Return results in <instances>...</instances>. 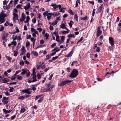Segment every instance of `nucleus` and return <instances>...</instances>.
I'll return each instance as SVG.
<instances>
[{"label":"nucleus","instance_id":"f257e3e1","mask_svg":"<svg viewBox=\"0 0 121 121\" xmlns=\"http://www.w3.org/2000/svg\"><path fill=\"white\" fill-rule=\"evenodd\" d=\"M78 73V71L77 69H74L72 72L69 77L72 78H75L77 76Z\"/></svg>","mask_w":121,"mask_h":121},{"label":"nucleus","instance_id":"f03ea898","mask_svg":"<svg viewBox=\"0 0 121 121\" xmlns=\"http://www.w3.org/2000/svg\"><path fill=\"white\" fill-rule=\"evenodd\" d=\"M7 15L6 14L4 13H1L0 14V24H1L5 21V20L4 18Z\"/></svg>","mask_w":121,"mask_h":121},{"label":"nucleus","instance_id":"7ed1b4c3","mask_svg":"<svg viewBox=\"0 0 121 121\" xmlns=\"http://www.w3.org/2000/svg\"><path fill=\"white\" fill-rule=\"evenodd\" d=\"M73 81V80H67L61 82L59 84L60 86H62L64 85L65 84L71 82Z\"/></svg>","mask_w":121,"mask_h":121},{"label":"nucleus","instance_id":"20e7f679","mask_svg":"<svg viewBox=\"0 0 121 121\" xmlns=\"http://www.w3.org/2000/svg\"><path fill=\"white\" fill-rule=\"evenodd\" d=\"M37 69H39L41 68L42 69H43L45 68V65L44 62H43L41 65L37 66Z\"/></svg>","mask_w":121,"mask_h":121},{"label":"nucleus","instance_id":"39448f33","mask_svg":"<svg viewBox=\"0 0 121 121\" xmlns=\"http://www.w3.org/2000/svg\"><path fill=\"white\" fill-rule=\"evenodd\" d=\"M50 6H52L54 9H56L58 7L59 8V9H60L61 7L60 5H56L55 4H52Z\"/></svg>","mask_w":121,"mask_h":121},{"label":"nucleus","instance_id":"423d86ee","mask_svg":"<svg viewBox=\"0 0 121 121\" xmlns=\"http://www.w3.org/2000/svg\"><path fill=\"white\" fill-rule=\"evenodd\" d=\"M103 7V5L102 4L100 6H99L97 9L96 13L97 14L100 12L102 11V9Z\"/></svg>","mask_w":121,"mask_h":121},{"label":"nucleus","instance_id":"0eeeda50","mask_svg":"<svg viewBox=\"0 0 121 121\" xmlns=\"http://www.w3.org/2000/svg\"><path fill=\"white\" fill-rule=\"evenodd\" d=\"M8 34L7 33H4L2 36V38L4 40H7V38L8 36Z\"/></svg>","mask_w":121,"mask_h":121},{"label":"nucleus","instance_id":"6e6552de","mask_svg":"<svg viewBox=\"0 0 121 121\" xmlns=\"http://www.w3.org/2000/svg\"><path fill=\"white\" fill-rule=\"evenodd\" d=\"M109 43L111 45L113 46L114 45V40L113 38L112 37H110L109 39Z\"/></svg>","mask_w":121,"mask_h":121},{"label":"nucleus","instance_id":"1a4fd4ad","mask_svg":"<svg viewBox=\"0 0 121 121\" xmlns=\"http://www.w3.org/2000/svg\"><path fill=\"white\" fill-rule=\"evenodd\" d=\"M13 21L15 22L16 20H17L18 19V15L17 14L15 13H13Z\"/></svg>","mask_w":121,"mask_h":121},{"label":"nucleus","instance_id":"9d476101","mask_svg":"<svg viewBox=\"0 0 121 121\" xmlns=\"http://www.w3.org/2000/svg\"><path fill=\"white\" fill-rule=\"evenodd\" d=\"M3 100H2V102L4 104H5L8 103V101L6 100L8 99V98H7L5 97L3 98Z\"/></svg>","mask_w":121,"mask_h":121},{"label":"nucleus","instance_id":"9b49d317","mask_svg":"<svg viewBox=\"0 0 121 121\" xmlns=\"http://www.w3.org/2000/svg\"><path fill=\"white\" fill-rule=\"evenodd\" d=\"M74 52V49L73 48L71 51L67 55L65 56L66 57H69L71 56Z\"/></svg>","mask_w":121,"mask_h":121},{"label":"nucleus","instance_id":"f8f14e48","mask_svg":"<svg viewBox=\"0 0 121 121\" xmlns=\"http://www.w3.org/2000/svg\"><path fill=\"white\" fill-rule=\"evenodd\" d=\"M31 54L36 57H37L38 56V54L36 51H33L31 52Z\"/></svg>","mask_w":121,"mask_h":121},{"label":"nucleus","instance_id":"ddd939ff","mask_svg":"<svg viewBox=\"0 0 121 121\" xmlns=\"http://www.w3.org/2000/svg\"><path fill=\"white\" fill-rule=\"evenodd\" d=\"M22 70L23 71V72H21V74L23 75L27 73L28 71V70H27L25 69H22Z\"/></svg>","mask_w":121,"mask_h":121},{"label":"nucleus","instance_id":"4468645a","mask_svg":"<svg viewBox=\"0 0 121 121\" xmlns=\"http://www.w3.org/2000/svg\"><path fill=\"white\" fill-rule=\"evenodd\" d=\"M30 6V3H28L27 4L26 6L24 7V8L26 10L27 9L29 8Z\"/></svg>","mask_w":121,"mask_h":121},{"label":"nucleus","instance_id":"2eb2a0df","mask_svg":"<svg viewBox=\"0 0 121 121\" xmlns=\"http://www.w3.org/2000/svg\"><path fill=\"white\" fill-rule=\"evenodd\" d=\"M3 111L4 112L5 114L9 113L11 111H10L9 110H6L5 109H3Z\"/></svg>","mask_w":121,"mask_h":121},{"label":"nucleus","instance_id":"dca6fc26","mask_svg":"<svg viewBox=\"0 0 121 121\" xmlns=\"http://www.w3.org/2000/svg\"><path fill=\"white\" fill-rule=\"evenodd\" d=\"M5 57L10 62H11L12 58L10 56H5Z\"/></svg>","mask_w":121,"mask_h":121},{"label":"nucleus","instance_id":"f3484780","mask_svg":"<svg viewBox=\"0 0 121 121\" xmlns=\"http://www.w3.org/2000/svg\"><path fill=\"white\" fill-rule=\"evenodd\" d=\"M102 31H97V32L96 35L98 37L102 33Z\"/></svg>","mask_w":121,"mask_h":121},{"label":"nucleus","instance_id":"a211bd4d","mask_svg":"<svg viewBox=\"0 0 121 121\" xmlns=\"http://www.w3.org/2000/svg\"><path fill=\"white\" fill-rule=\"evenodd\" d=\"M28 90H30L29 89L27 88L25 90H22V92L24 93H27L28 91Z\"/></svg>","mask_w":121,"mask_h":121},{"label":"nucleus","instance_id":"6ab92c4d","mask_svg":"<svg viewBox=\"0 0 121 121\" xmlns=\"http://www.w3.org/2000/svg\"><path fill=\"white\" fill-rule=\"evenodd\" d=\"M49 36V34L47 33H46L44 37H46V39L47 40L48 39V37Z\"/></svg>","mask_w":121,"mask_h":121},{"label":"nucleus","instance_id":"aec40b11","mask_svg":"<svg viewBox=\"0 0 121 121\" xmlns=\"http://www.w3.org/2000/svg\"><path fill=\"white\" fill-rule=\"evenodd\" d=\"M68 37L70 38L71 37H73V38L75 37V36L74 34H70L68 36Z\"/></svg>","mask_w":121,"mask_h":121},{"label":"nucleus","instance_id":"412c9836","mask_svg":"<svg viewBox=\"0 0 121 121\" xmlns=\"http://www.w3.org/2000/svg\"><path fill=\"white\" fill-rule=\"evenodd\" d=\"M7 79L6 78H5L1 80V81H3V83H5L8 82L7 80H6Z\"/></svg>","mask_w":121,"mask_h":121},{"label":"nucleus","instance_id":"4be33fe9","mask_svg":"<svg viewBox=\"0 0 121 121\" xmlns=\"http://www.w3.org/2000/svg\"><path fill=\"white\" fill-rule=\"evenodd\" d=\"M56 41L58 42H61V41L58 40L59 38V36L58 35H56Z\"/></svg>","mask_w":121,"mask_h":121},{"label":"nucleus","instance_id":"5701e85b","mask_svg":"<svg viewBox=\"0 0 121 121\" xmlns=\"http://www.w3.org/2000/svg\"><path fill=\"white\" fill-rule=\"evenodd\" d=\"M30 17H29V16H27V17H26V20L25 22L26 23H27L28 22H29V20H30Z\"/></svg>","mask_w":121,"mask_h":121},{"label":"nucleus","instance_id":"b1692460","mask_svg":"<svg viewBox=\"0 0 121 121\" xmlns=\"http://www.w3.org/2000/svg\"><path fill=\"white\" fill-rule=\"evenodd\" d=\"M68 12L71 15H73L74 13H73V11L70 9H69L68 10Z\"/></svg>","mask_w":121,"mask_h":121},{"label":"nucleus","instance_id":"393cba45","mask_svg":"<svg viewBox=\"0 0 121 121\" xmlns=\"http://www.w3.org/2000/svg\"><path fill=\"white\" fill-rule=\"evenodd\" d=\"M25 110L26 109L25 108H22L20 111V112L21 113L24 112L25 111Z\"/></svg>","mask_w":121,"mask_h":121},{"label":"nucleus","instance_id":"a878e982","mask_svg":"<svg viewBox=\"0 0 121 121\" xmlns=\"http://www.w3.org/2000/svg\"><path fill=\"white\" fill-rule=\"evenodd\" d=\"M35 74V68H33L32 70V73L31 74V75H34Z\"/></svg>","mask_w":121,"mask_h":121},{"label":"nucleus","instance_id":"bb28decb","mask_svg":"<svg viewBox=\"0 0 121 121\" xmlns=\"http://www.w3.org/2000/svg\"><path fill=\"white\" fill-rule=\"evenodd\" d=\"M14 53V56H17L18 52L16 51H15L13 52Z\"/></svg>","mask_w":121,"mask_h":121},{"label":"nucleus","instance_id":"cd10ccee","mask_svg":"<svg viewBox=\"0 0 121 121\" xmlns=\"http://www.w3.org/2000/svg\"><path fill=\"white\" fill-rule=\"evenodd\" d=\"M43 96V95H38V96H36V98H35V100H37L39 98L41 97V96Z\"/></svg>","mask_w":121,"mask_h":121},{"label":"nucleus","instance_id":"c85d7f7f","mask_svg":"<svg viewBox=\"0 0 121 121\" xmlns=\"http://www.w3.org/2000/svg\"><path fill=\"white\" fill-rule=\"evenodd\" d=\"M74 18L76 19V21H78V15L77 14H75V15L74 16Z\"/></svg>","mask_w":121,"mask_h":121},{"label":"nucleus","instance_id":"c756f323","mask_svg":"<svg viewBox=\"0 0 121 121\" xmlns=\"http://www.w3.org/2000/svg\"><path fill=\"white\" fill-rule=\"evenodd\" d=\"M46 58H45V60H48V59H49L50 58H51V56H50L49 55H48L46 56Z\"/></svg>","mask_w":121,"mask_h":121},{"label":"nucleus","instance_id":"7c9ffc66","mask_svg":"<svg viewBox=\"0 0 121 121\" xmlns=\"http://www.w3.org/2000/svg\"><path fill=\"white\" fill-rule=\"evenodd\" d=\"M25 97L23 96H21L18 97V99L21 100H23L24 99Z\"/></svg>","mask_w":121,"mask_h":121},{"label":"nucleus","instance_id":"2f4dec72","mask_svg":"<svg viewBox=\"0 0 121 121\" xmlns=\"http://www.w3.org/2000/svg\"><path fill=\"white\" fill-rule=\"evenodd\" d=\"M57 23V22L56 21H55L52 23V25L53 26H54Z\"/></svg>","mask_w":121,"mask_h":121},{"label":"nucleus","instance_id":"473e14b6","mask_svg":"<svg viewBox=\"0 0 121 121\" xmlns=\"http://www.w3.org/2000/svg\"><path fill=\"white\" fill-rule=\"evenodd\" d=\"M73 23V21H70V22L68 24L71 27H72V25Z\"/></svg>","mask_w":121,"mask_h":121},{"label":"nucleus","instance_id":"72a5a7b5","mask_svg":"<svg viewBox=\"0 0 121 121\" xmlns=\"http://www.w3.org/2000/svg\"><path fill=\"white\" fill-rule=\"evenodd\" d=\"M16 76L17 77V79L19 80H21L22 79V78L21 76H18V75H17Z\"/></svg>","mask_w":121,"mask_h":121},{"label":"nucleus","instance_id":"f704fd0d","mask_svg":"<svg viewBox=\"0 0 121 121\" xmlns=\"http://www.w3.org/2000/svg\"><path fill=\"white\" fill-rule=\"evenodd\" d=\"M69 31H63L62 33L63 34H65L67 33H69Z\"/></svg>","mask_w":121,"mask_h":121},{"label":"nucleus","instance_id":"c9c22d12","mask_svg":"<svg viewBox=\"0 0 121 121\" xmlns=\"http://www.w3.org/2000/svg\"><path fill=\"white\" fill-rule=\"evenodd\" d=\"M27 73L26 74V76L27 77H29L30 75V73L29 71L28 70L27 72Z\"/></svg>","mask_w":121,"mask_h":121},{"label":"nucleus","instance_id":"e433bc0d","mask_svg":"<svg viewBox=\"0 0 121 121\" xmlns=\"http://www.w3.org/2000/svg\"><path fill=\"white\" fill-rule=\"evenodd\" d=\"M83 37H82L80 40L77 42V43H78L81 41L83 40Z\"/></svg>","mask_w":121,"mask_h":121},{"label":"nucleus","instance_id":"4c0bfd02","mask_svg":"<svg viewBox=\"0 0 121 121\" xmlns=\"http://www.w3.org/2000/svg\"><path fill=\"white\" fill-rule=\"evenodd\" d=\"M24 64V62L23 61H20V65H23Z\"/></svg>","mask_w":121,"mask_h":121},{"label":"nucleus","instance_id":"58836bf2","mask_svg":"<svg viewBox=\"0 0 121 121\" xmlns=\"http://www.w3.org/2000/svg\"><path fill=\"white\" fill-rule=\"evenodd\" d=\"M61 27L62 28H65V25L64 24H62L61 25Z\"/></svg>","mask_w":121,"mask_h":121},{"label":"nucleus","instance_id":"ea45409f","mask_svg":"<svg viewBox=\"0 0 121 121\" xmlns=\"http://www.w3.org/2000/svg\"><path fill=\"white\" fill-rule=\"evenodd\" d=\"M87 16H86L85 17L83 18H81V20H83V21H85L87 19Z\"/></svg>","mask_w":121,"mask_h":121},{"label":"nucleus","instance_id":"a19ab883","mask_svg":"<svg viewBox=\"0 0 121 121\" xmlns=\"http://www.w3.org/2000/svg\"><path fill=\"white\" fill-rule=\"evenodd\" d=\"M58 58V56H57L55 57H53L52 58V60H54Z\"/></svg>","mask_w":121,"mask_h":121},{"label":"nucleus","instance_id":"79ce46f5","mask_svg":"<svg viewBox=\"0 0 121 121\" xmlns=\"http://www.w3.org/2000/svg\"><path fill=\"white\" fill-rule=\"evenodd\" d=\"M49 15H54V13H48L47 14L46 16H48Z\"/></svg>","mask_w":121,"mask_h":121},{"label":"nucleus","instance_id":"37998d69","mask_svg":"<svg viewBox=\"0 0 121 121\" xmlns=\"http://www.w3.org/2000/svg\"><path fill=\"white\" fill-rule=\"evenodd\" d=\"M100 48L99 47H97L96 49V51L98 52H99L100 51Z\"/></svg>","mask_w":121,"mask_h":121},{"label":"nucleus","instance_id":"c03bdc74","mask_svg":"<svg viewBox=\"0 0 121 121\" xmlns=\"http://www.w3.org/2000/svg\"><path fill=\"white\" fill-rule=\"evenodd\" d=\"M30 45V43L29 42H28L26 43V46L28 47Z\"/></svg>","mask_w":121,"mask_h":121},{"label":"nucleus","instance_id":"a18cd8bd","mask_svg":"<svg viewBox=\"0 0 121 121\" xmlns=\"http://www.w3.org/2000/svg\"><path fill=\"white\" fill-rule=\"evenodd\" d=\"M19 31H13V32H11V33H12V34H15L16 33H17V32H19Z\"/></svg>","mask_w":121,"mask_h":121},{"label":"nucleus","instance_id":"49530a36","mask_svg":"<svg viewBox=\"0 0 121 121\" xmlns=\"http://www.w3.org/2000/svg\"><path fill=\"white\" fill-rule=\"evenodd\" d=\"M43 98H41L40 99H39L38 101V102H39V103H40V102H42L43 101Z\"/></svg>","mask_w":121,"mask_h":121},{"label":"nucleus","instance_id":"de8ad7c7","mask_svg":"<svg viewBox=\"0 0 121 121\" xmlns=\"http://www.w3.org/2000/svg\"><path fill=\"white\" fill-rule=\"evenodd\" d=\"M7 40H4L3 42V44L4 45V47H6V45L5 43L7 41Z\"/></svg>","mask_w":121,"mask_h":121},{"label":"nucleus","instance_id":"09e8293b","mask_svg":"<svg viewBox=\"0 0 121 121\" xmlns=\"http://www.w3.org/2000/svg\"><path fill=\"white\" fill-rule=\"evenodd\" d=\"M64 8H62L61 9H60V11L61 12H62L63 13H64V11L63 10V9H64Z\"/></svg>","mask_w":121,"mask_h":121},{"label":"nucleus","instance_id":"8fccbe9b","mask_svg":"<svg viewBox=\"0 0 121 121\" xmlns=\"http://www.w3.org/2000/svg\"><path fill=\"white\" fill-rule=\"evenodd\" d=\"M6 22L8 24V25L10 26H13V24L12 23H9L7 21Z\"/></svg>","mask_w":121,"mask_h":121},{"label":"nucleus","instance_id":"3c124183","mask_svg":"<svg viewBox=\"0 0 121 121\" xmlns=\"http://www.w3.org/2000/svg\"><path fill=\"white\" fill-rule=\"evenodd\" d=\"M16 116V115H14L13 116L11 117V120H13L14 119L15 117Z\"/></svg>","mask_w":121,"mask_h":121},{"label":"nucleus","instance_id":"603ef678","mask_svg":"<svg viewBox=\"0 0 121 121\" xmlns=\"http://www.w3.org/2000/svg\"><path fill=\"white\" fill-rule=\"evenodd\" d=\"M88 2L89 3L92 4L93 5H94V2L93 1H89Z\"/></svg>","mask_w":121,"mask_h":121},{"label":"nucleus","instance_id":"864d4df0","mask_svg":"<svg viewBox=\"0 0 121 121\" xmlns=\"http://www.w3.org/2000/svg\"><path fill=\"white\" fill-rule=\"evenodd\" d=\"M65 37L64 36H62L61 37V39L62 41H63L64 40Z\"/></svg>","mask_w":121,"mask_h":121},{"label":"nucleus","instance_id":"5fc2aeb1","mask_svg":"<svg viewBox=\"0 0 121 121\" xmlns=\"http://www.w3.org/2000/svg\"><path fill=\"white\" fill-rule=\"evenodd\" d=\"M26 57L27 58H29L30 57V53H27L26 54Z\"/></svg>","mask_w":121,"mask_h":121},{"label":"nucleus","instance_id":"6e6d98bb","mask_svg":"<svg viewBox=\"0 0 121 121\" xmlns=\"http://www.w3.org/2000/svg\"><path fill=\"white\" fill-rule=\"evenodd\" d=\"M12 44L14 45V46H15L16 44V42L15 41H13L12 42Z\"/></svg>","mask_w":121,"mask_h":121},{"label":"nucleus","instance_id":"4d7b16f0","mask_svg":"<svg viewBox=\"0 0 121 121\" xmlns=\"http://www.w3.org/2000/svg\"><path fill=\"white\" fill-rule=\"evenodd\" d=\"M67 71L69 73L70 72V70L71 69L70 67H68L67 68Z\"/></svg>","mask_w":121,"mask_h":121},{"label":"nucleus","instance_id":"13d9d810","mask_svg":"<svg viewBox=\"0 0 121 121\" xmlns=\"http://www.w3.org/2000/svg\"><path fill=\"white\" fill-rule=\"evenodd\" d=\"M56 44V43H54L53 44H52L51 45V46L53 48V47L54 46H55Z\"/></svg>","mask_w":121,"mask_h":121},{"label":"nucleus","instance_id":"bf43d9fd","mask_svg":"<svg viewBox=\"0 0 121 121\" xmlns=\"http://www.w3.org/2000/svg\"><path fill=\"white\" fill-rule=\"evenodd\" d=\"M31 37V35H29L27 36L26 38L27 39H30Z\"/></svg>","mask_w":121,"mask_h":121},{"label":"nucleus","instance_id":"052dcab7","mask_svg":"<svg viewBox=\"0 0 121 121\" xmlns=\"http://www.w3.org/2000/svg\"><path fill=\"white\" fill-rule=\"evenodd\" d=\"M53 74H51V75L48 78L49 80H50L52 78V77L53 76Z\"/></svg>","mask_w":121,"mask_h":121},{"label":"nucleus","instance_id":"680f3d73","mask_svg":"<svg viewBox=\"0 0 121 121\" xmlns=\"http://www.w3.org/2000/svg\"><path fill=\"white\" fill-rule=\"evenodd\" d=\"M46 90L45 91L47 92L50 91V88L48 87L46 89Z\"/></svg>","mask_w":121,"mask_h":121},{"label":"nucleus","instance_id":"e2e57ef3","mask_svg":"<svg viewBox=\"0 0 121 121\" xmlns=\"http://www.w3.org/2000/svg\"><path fill=\"white\" fill-rule=\"evenodd\" d=\"M95 9H93L92 11V16H94V15L95 14Z\"/></svg>","mask_w":121,"mask_h":121},{"label":"nucleus","instance_id":"0e129e2a","mask_svg":"<svg viewBox=\"0 0 121 121\" xmlns=\"http://www.w3.org/2000/svg\"><path fill=\"white\" fill-rule=\"evenodd\" d=\"M37 77H38V79H40L41 78V76L39 74H37Z\"/></svg>","mask_w":121,"mask_h":121},{"label":"nucleus","instance_id":"69168bd1","mask_svg":"<svg viewBox=\"0 0 121 121\" xmlns=\"http://www.w3.org/2000/svg\"><path fill=\"white\" fill-rule=\"evenodd\" d=\"M44 43V41L43 40H41L40 42L41 44H43Z\"/></svg>","mask_w":121,"mask_h":121},{"label":"nucleus","instance_id":"338daca9","mask_svg":"<svg viewBox=\"0 0 121 121\" xmlns=\"http://www.w3.org/2000/svg\"><path fill=\"white\" fill-rule=\"evenodd\" d=\"M5 94L7 96H9L10 94L8 92H6L5 93Z\"/></svg>","mask_w":121,"mask_h":121},{"label":"nucleus","instance_id":"774afa93","mask_svg":"<svg viewBox=\"0 0 121 121\" xmlns=\"http://www.w3.org/2000/svg\"><path fill=\"white\" fill-rule=\"evenodd\" d=\"M32 21L34 23H35L36 21V19H32Z\"/></svg>","mask_w":121,"mask_h":121}]
</instances>
